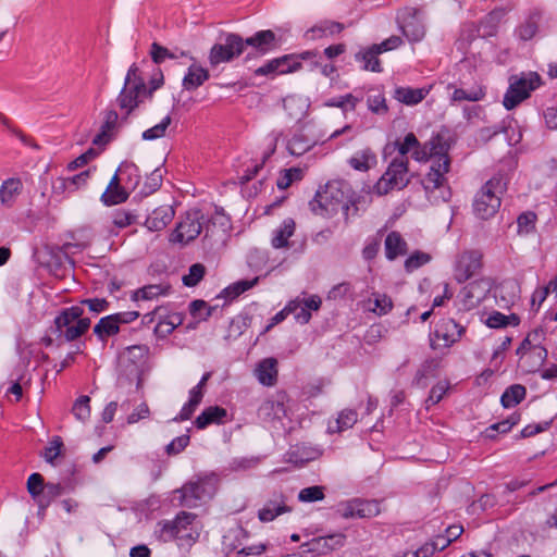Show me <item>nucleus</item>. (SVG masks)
Instances as JSON below:
<instances>
[{
	"instance_id": "obj_41",
	"label": "nucleus",
	"mask_w": 557,
	"mask_h": 557,
	"mask_svg": "<svg viewBox=\"0 0 557 557\" xmlns=\"http://www.w3.org/2000/svg\"><path fill=\"white\" fill-rule=\"evenodd\" d=\"M259 282V277H255L252 280H240V281H237L231 285H228L227 287H225L221 294H220V297H223L227 300H234L235 298H237L238 296H240L242 294H244L245 292L249 290L250 288H252L253 286H256Z\"/></svg>"
},
{
	"instance_id": "obj_20",
	"label": "nucleus",
	"mask_w": 557,
	"mask_h": 557,
	"mask_svg": "<svg viewBox=\"0 0 557 557\" xmlns=\"http://www.w3.org/2000/svg\"><path fill=\"white\" fill-rule=\"evenodd\" d=\"M300 64L292 57L284 55L267 62L264 65L258 67L255 74L258 76H265L272 74H285L296 71Z\"/></svg>"
},
{
	"instance_id": "obj_44",
	"label": "nucleus",
	"mask_w": 557,
	"mask_h": 557,
	"mask_svg": "<svg viewBox=\"0 0 557 557\" xmlns=\"http://www.w3.org/2000/svg\"><path fill=\"white\" fill-rule=\"evenodd\" d=\"M358 420L357 411L352 409H344L338 413L337 419L335 420V429L330 424L329 430L331 432H343L348 430L355 425Z\"/></svg>"
},
{
	"instance_id": "obj_36",
	"label": "nucleus",
	"mask_w": 557,
	"mask_h": 557,
	"mask_svg": "<svg viewBox=\"0 0 557 557\" xmlns=\"http://www.w3.org/2000/svg\"><path fill=\"white\" fill-rule=\"evenodd\" d=\"M315 141L311 140L302 133H295L287 141L286 148L292 156H302L309 151Z\"/></svg>"
},
{
	"instance_id": "obj_54",
	"label": "nucleus",
	"mask_w": 557,
	"mask_h": 557,
	"mask_svg": "<svg viewBox=\"0 0 557 557\" xmlns=\"http://www.w3.org/2000/svg\"><path fill=\"white\" fill-rule=\"evenodd\" d=\"M171 124V116L165 115L160 123L156 124L154 126L146 129L141 137L144 140H154L163 137L165 135V131Z\"/></svg>"
},
{
	"instance_id": "obj_12",
	"label": "nucleus",
	"mask_w": 557,
	"mask_h": 557,
	"mask_svg": "<svg viewBox=\"0 0 557 557\" xmlns=\"http://www.w3.org/2000/svg\"><path fill=\"white\" fill-rule=\"evenodd\" d=\"M139 317L138 311H124L101 318L94 326V334L101 342H107L110 336L120 332L122 324L134 322Z\"/></svg>"
},
{
	"instance_id": "obj_61",
	"label": "nucleus",
	"mask_w": 557,
	"mask_h": 557,
	"mask_svg": "<svg viewBox=\"0 0 557 557\" xmlns=\"http://www.w3.org/2000/svg\"><path fill=\"white\" fill-rule=\"evenodd\" d=\"M62 447V438L60 436H54L44 450L42 456L45 460L49 463H53L54 459H57L60 456Z\"/></svg>"
},
{
	"instance_id": "obj_45",
	"label": "nucleus",
	"mask_w": 557,
	"mask_h": 557,
	"mask_svg": "<svg viewBox=\"0 0 557 557\" xmlns=\"http://www.w3.org/2000/svg\"><path fill=\"white\" fill-rule=\"evenodd\" d=\"M520 319L516 314L506 315L502 312L494 311L486 319V325L491 329H500L507 325H518Z\"/></svg>"
},
{
	"instance_id": "obj_19",
	"label": "nucleus",
	"mask_w": 557,
	"mask_h": 557,
	"mask_svg": "<svg viewBox=\"0 0 557 557\" xmlns=\"http://www.w3.org/2000/svg\"><path fill=\"white\" fill-rule=\"evenodd\" d=\"M319 202L327 214L337 213L338 211L347 212L349 209L344 193L334 184L327 185L323 194H319Z\"/></svg>"
},
{
	"instance_id": "obj_17",
	"label": "nucleus",
	"mask_w": 557,
	"mask_h": 557,
	"mask_svg": "<svg viewBox=\"0 0 557 557\" xmlns=\"http://www.w3.org/2000/svg\"><path fill=\"white\" fill-rule=\"evenodd\" d=\"M490 282L486 280H476L465 286L461 290L465 309L471 310L484 301L490 292Z\"/></svg>"
},
{
	"instance_id": "obj_15",
	"label": "nucleus",
	"mask_w": 557,
	"mask_h": 557,
	"mask_svg": "<svg viewBox=\"0 0 557 557\" xmlns=\"http://www.w3.org/2000/svg\"><path fill=\"white\" fill-rule=\"evenodd\" d=\"M243 532V529L236 528L230 530L227 534L223 536V546L230 557H248L260 555L265 550V546L263 544L242 547L240 545L233 543V540L242 535Z\"/></svg>"
},
{
	"instance_id": "obj_11",
	"label": "nucleus",
	"mask_w": 557,
	"mask_h": 557,
	"mask_svg": "<svg viewBox=\"0 0 557 557\" xmlns=\"http://www.w3.org/2000/svg\"><path fill=\"white\" fill-rule=\"evenodd\" d=\"M202 224L203 214L200 210L193 209L187 211L171 234V242L182 245L188 244L200 235Z\"/></svg>"
},
{
	"instance_id": "obj_26",
	"label": "nucleus",
	"mask_w": 557,
	"mask_h": 557,
	"mask_svg": "<svg viewBox=\"0 0 557 557\" xmlns=\"http://www.w3.org/2000/svg\"><path fill=\"white\" fill-rule=\"evenodd\" d=\"M193 63L188 66L183 77L182 86L185 90L191 91L205 84L210 77L209 71L198 64L193 57Z\"/></svg>"
},
{
	"instance_id": "obj_7",
	"label": "nucleus",
	"mask_w": 557,
	"mask_h": 557,
	"mask_svg": "<svg viewBox=\"0 0 557 557\" xmlns=\"http://www.w3.org/2000/svg\"><path fill=\"white\" fill-rule=\"evenodd\" d=\"M409 182L408 159L394 158L384 174L373 186V193L377 196H384L394 189L400 190L405 188Z\"/></svg>"
},
{
	"instance_id": "obj_33",
	"label": "nucleus",
	"mask_w": 557,
	"mask_h": 557,
	"mask_svg": "<svg viewBox=\"0 0 557 557\" xmlns=\"http://www.w3.org/2000/svg\"><path fill=\"white\" fill-rule=\"evenodd\" d=\"M385 255L388 260H394L407 252V243L397 232H391L384 243Z\"/></svg>"
},
{
	"instance_id": "obj_18",
	"label": "nucleus",
	"mask_w": 557,
	"mask_h": 557,
	"mask_svg": "<svg viewBox=\"0 0 557 557\" xmlns=\"http://www.w3.org/2000/svg\"><path fill=\"white\" fill-rule=\"evenodd\" d=\"M344 540L345 537L343 534H332L327 536L313 537L312 540L301 545V552L304 554L310 553L317 555H324L334 550L337 547L343 546Z\"/></svg>"
},
{
	"instance_id": "obj_48",
	"label": "nucleus",
	"mask_w": 557,
	"mask_h": 557,
	"mask_svg": "<svg viewBox=\"0 0 557 557\" xmlns=\"http://www.w3.org/2000/svg\"><path fill=\"white\" fill-rule=\"evenodd\" d=\"M360 101H361V98H359L352 94H346V95H342L336 98L330 99L326 102V106L341 108L344 111H354Z\"/></svg>"
},
{
	"instance_id": "obj_63",
	"label": "nucleus",
	"mask_w": 557,
	"mask_h": 557,
	"mask_svg": "<svg viewBox=\"0 0 557 557\" xmlns=\"http://www.w3.org/2000/svg\"><path fill=\"white\" fill-rule=\"evenodd\" d=\"M189 310L195 318L207 320L212 314L213 308L208 306L205 300H194L189 306Z\"/></svg>"
},
{
	"instance_id": "obj_32",
	"label": "nucleus",
	"mask_w": 557,
	"mask_h": 557,
	"mask_svg": "<svg viewBox=\"0 0 557 557\" xmlns=\"http://www.w3.org/2000/svg\"><path fill=\"white\" fill-rule=\"evenodd\" d=\"M227 412L224 408L219 406H211L206 408L195 420V425L199 430L206 429L209 424L223 422Z\"/></svg>"
},
{
	"instance_id": "obj_22",
	"label": "nucleus",
	"mask_w": 557,
	"mask_h": 557,
	"mask_svg": "<svg viewBox=\"0 0 557 557\" xmlns=\"http://www.w3.org/2000/svg\"><path fill=\"white\" fill-rule=\"evenodd\" d=\"M441 154H447L445 150V146L442 143V139L440 136L432 137L428 143L424 145H419L414 147L412 152V158L418 162H425L429 159L432 161L436 159Z\"/></svg>"
},
{
	"instance_id": "obj_2",
	"label": "nucleus",
	"mask_w": 557,
	"mask_h": 557,
	"mask_svg": "<svg viewBox=\"0 0 557 557\" xmlns=\"http://www.w3.org/2000/svg\"><path fill=\"white\" fill-rule=\"evenodd\" d=\"M507 189V180L502 174L490 178L476 193L473 201V211L482 220L496 214L502 203V196Z\"/></svg>"
},
{
	"instance_id": "obj_25",
	"label": "nucleus",
	"mask_w": 557,
	"mask_h": 557,
	"mask_svg": "<svg viewBox=\"0 0 557 557\" xmlns=\"http://www.w3.org/2000/svg\"><path fill=\"white\" fill-rule=\"evenodd\" d=\"M175 211L172 206L164 205L156 208L145 221L146 227L151 232H159L173 220Z\"/></svg>"
},
{
	"instance_id": "obj_37",
	"label": "nucleus",
	"mask_w": 557,
	"mask_h": 557,
	"mask_svg": "<svg viewBox=\"0 0 557 557\" xmlns=\"http://www.w3.org/2000/svg\"><path fill=\"white\" fill-rule=\"evenodd\" d=\"M486 95L485 88L481 85H474L469 89L465 88H455L451 94V102H460V101H480Z\"/></svg>"
},
{
	"instance_id": "obj_46",
	"label": "nucleus",
	"mask_w": 557,
	"mask_h": 557,
	"mask_svg": "<svg viewBox=\"0 0 557 557\" xmlns=\"http://www.w3.org/2000/svg\"><path fill=\"white\" fill-rule=\"evenodd\" d=\"M89 175L90 171L86 170L72 177L60 178V187L65 191L73 193L87 184Z\"/></svg>"
},
{
	"instance_id": "obj_39",
	"label": "nucleus",
	"mask_w": 557,
	"mask_h": 557,
	"mask_svg": "<svg viewBox=\"0 0 557 557\" xmlns=\"http://www.w3.org/2000/svg\"><path fill=\"white\" fill-rule=\"evenodd\" d=\"M117 121H119V115L115 111H113V110L107 111L106 115H104L103 124L101 126V132L94 137L92 143L95 145L107 144L109 141L110 134L116 127Z\"/></svg>"
},
{
	"instance_id": "obj_55",
	"label": "nucleus",
	"mask_w": 557,
	"mask_h": 557,
	"mask_svg": "<svg viewBox=\"0 0 557 557\" xmlns=\"http://www.w3.org/2000/svg\"><path fill=\"white\" fill-rule=\"evenodd\" d=\"M90 398L86 395L77 398L73 405L72 411L75 418L82 422H85L90 417Z\"/></svg>"
},
{
	"instance_id": "obj_47",
	"label": "nucleus",
	"mask_w": 557,
	"mask_h": 557,
	"mask_svg": "<svg viewBox=\"0 0 557 557\" xmlns=\"http://www.w3.org/2000/svg\"><path fill=\"white\" fill-rule=\"evenodd\" d=\"M537 216L532 211L521 213L517 219V227L519 235H530L535 231Z\"/></svg>"
},
{
	"instance_id": "obj_13",
	"label": "nucleus",
	"mask_w": 557,
	"mask_h": 557,
	"mask_svg": "<svg viewBox=\"0 0 557 557\" xmlns=\"http://www.w3.org/2000/svg\"><path fill=\"white\" fill-rule=\"evenodd\" d=\"M337 512L345 519L372 518L380 515L381 506L376 500L352 499L341 503L337 506Z\"/></svg>"
},
{
	"instance_id": "obj_21",
	"label": "nucleus",
	"mask_w": 557,
	"mask_h": 557,
	"mask_svg": "<svg viewBox=\"0 0 557 557\" xmlns=\"http://www.w3.org/2000/svg\"><path fill=\"white\" fill-rule=\"evenodd\" d=\"M257 381L263 386H274L277 382V360L273 357L260 360L253 370Z\"/></svg>"
},
{
	"instance_id": "obj_28",
	"label": "nucleus",
	"mask_w": 557,
	"mask_h": 557,
	"mask_svg": "<svg viewBox=\"0 0 557 557\" xmlns=\"http://www.w3.org/2000/svg\"><path fill=\"white\" fill-rule=\"evenodd\" d=\"M23 189V183L17 177H10L0 185V203L4 208H12Z\"/></svg>"
},
{
	"instance_id": "obj_59",
	"label": "nucleus",
	"mask_w": 557,
	"mask_h": 557,
	"mask_svg": "<svg viewBox=\"0 0 557 557\" xmlns=\"http://www.w3.org/2000/svg\"><path fill=\"white\" fill-rule=\"evenodd\" d=\"M302 177V171L298 168H290L285 170L277 180V187L280 189L288 188L293 182L299 181Z\"/></svg>"
},
{
	"instance_id": "obj_42",
	"label": "nucleus",
	"mask_w": 557,
	"mask_h": 557,
	"mask_svg": "<svg viewBox=\"0 0 557 557\" xmlns=\"http://www.w3.org/2000/svg\"><path fill=\"white\" fill-rule=\"evenodd\" d=\"M527 395V389L521 384L510 385L505 389L500 397V403L505 408H512L520 404Z\"/></svg>"
},
{
	"instance_id": "obj_6",
	"label": "nucleus",
	"mask_w": 557,
	"mask_h": 557,
	"mask_svg": "<svg viewBox=\"0 0 557 557\" xmlns=\"http://www.w3.org/2000/svg\"><path fill=\"white\" fill-rule=\"evenodd\" d=\"M146 94L147 87L145 81L140 77L137 65L132 64L126 73L124 86L117 96L116 102L127 116L138 107Z\"/></svg>"
},
{
	"instance_id": "obj_34",
	"label": "nucleus",
	"mask_w": 557,
	"mask_h": 557,
	"mask_svg": "<svg viewBox=\"0 0 557 557\" xmlns=\"http://www.w3.org/2000/svg\"><path fill=\"white\" fill-rule=\"evenodd\" d=\"M117 174L122 184H124L129 191L138 186L141 178L138 166L132 162L122 163L117 170Z\"/></svg>"
},
{
	"instance_id": "obj_3",
	"label": "nucleus",
	"mask_w": 557,
	"mask_h": 557,
	"mask_svg": "<svg viewBox=\"0 0 557 557\" xmlns=\"http://www.w3.org/2000/svg\"><path fill=\"white\" fill-rule=\"evenodd\" d=\"M84 309L76 305L62 309L54 318L58 337L73 342L84 335L90 327V319L83 317Z\"/></svg>"
},
{
	"instance_id": "obj_51",
	"label": "nucleus",
	"mask_w": 557,
	"mask_h": 557,
	"mask_svg": "<svg viewBox=\"0 0 557 557\" xmlns=\"http://www.w3.org/2000/svg\"><path fill=\"white\" fill-rule=\"evenodd\" d=\"M431 259H432L431 256L426 252L419 251V250L414 251L405 260V263H404L405 270L408 273H411V272L418 270L419 268L428 264L431 261Z\"/></svg>"
},
{
	"instance_id": "obj_4",
	"label": "nucleus",
	"mask_w": 557,
	"mask_h": 557,
	"mask_svg": "<svg viewBox=\"0 0 557 557\" xmlns=\"http://www.w3.org/2000/svg\"><path fill=\"white\" fill-rule=\"evenodd\" d=\"M450 168V160L447 154H441L432 161L430 171L422 184L431 202L447 201L449 189L447 187L446 174Z\"/></svg>"
},
{
	"instance_id": "obj_56",
	"label": "nucleus",
	"mask_w": 557,
	"mask_h": 557,
	"mask_svg": "<svg viewBox=\"0 0 557 557\" xmlns=\"http://www.w3.org/2000/svg\"><path fill=\"white\" fill-rule=\"evenodd\" d=\"M419 145V140L413 133H408L404 139L395 141V147L399 153L397 158H407L409 152H413L414 147Z\"/></svg>"
},
{
	"instance_id": "obj_38",
	"label": "nucleus",
	"mask_w": 557,
	"mask_h": 557,
	"mask_svg": "<svg viewBox=\"0 0 557 557\" xmlns=\"http://www.w3.org/2000/svg\"><path fill=\"white\" fill-rule=\"evenodd\" d=\"M380 51L372 45L370 48L356 54V60L363 63L362 69L375 73L382 72L381 62L379 60Z\"/></svg>"
},
{
	"instance_id": "obj_23",
	"label": "nucleus",
	"mask_w": 557,
	"mask_h": 557,
	"mask_svg": "<svg viewBox=\"0 0 557 557\" xmlns=\"http://www.w3.org/2000/svg\"><path fill=\"white\" fill-rule=\"evenodd\" d=\"M432 86L412 88L409 86H398L394 89L393 97L398 102L406 106H416L420 103L430 94Z\"/></svg>"
},
{
	"instance_id": "obj_64",
	"label": "nucleus",
	"mask_w": 557,
	"mask_h": 557,
	"mask_svg": "<svg viewBox=\"0 0 557 557\" xmlns=\"http://www.w3.org/2000/svg\"><path fill=\"white\" fill-rule=\"evenodd\" d=\"M28 493L34 497H38L44 490V478L39 473H32L27 479Z\"/></svg>"
},
{
	"instance_id": "obj_10",
	"label": "nucleus",
	"mask_w": 557,
	"mask_h": 557,
	"mask_svg": "<svg viewBox=\"0 0 557 557\" xmlns=\"http://www.w3.org/2000/svg\"><path fill=\"white\" fill-rule=\"evenodd\" d=\"M399 29L411 44L420 42L426 34L424 18L420 10L405 8L397 14Z\"/></svg>"
},
{
	"instance_id": "obj_40",
	"label": "nucleus",
	"mask_w": 557,
	"mask_h": 557,
	"mask_svg": "<svg viewBox=\"0 0 557 557\" xmlns=\"http://www.w3.org/2000/svg\"><path fill=\"white\" fill-rule=\"evenodd\" d=\"M169 288H170L169 285H163V284L146 285V286L133 292L132 300H134V301L152 300L154 298H158L159 296L166 295L169 292Z\"/></svg>"
},
{
	"instance_id": "obj_50",
	"label": "nucleus",
	"mask_w": 557,
	"mask_h": 557,
	"mask_svg": "<svg viewBox=\"0 0 557 557\" xmlns=\"http://www.w3.org/2000/svg\"><path fill=\"white\" fill-rule=\"evenodd\" d=\"M325 487L321 485H312L309 487H305L298 493V500L300 503H314L321 502L324 499Z\"/></svg>"
},
{
	"instance_id": "obj_14",
	"label": "nucleus",
	"mask_w": 557,
	"mask_h": 557,
	"mask_svg": "<svg viewBox=\"0 0 557 557\" xmlns=\"http://www.w3.org/2000/svg\"><path fill=\"white\" fill-rule=\"evenodd\" d=\"M463 332V326L458 324L454 319H442L436 324L434 331L433 346L448 348L461 338Z\"/></svg>"
},
{
	"instance_id": "obj_29",
	"label": "nucleus",
	"mask_w": 557,
	"mask_h": 557,
	"mask_svg": "<svg viewBox=\"0 0 557 557\" xmlns=\"http://www.w3.org/2000/svg\"><path fill=\"white\" fill-rule=\"evenodd\" d=\"M290 510V507L286 505L285 497L280 494L264 504L259 510L258 517L262 522H270L280 515L289 512Z\"/></svg>"
},
{
	"instance_id": "obj_24",
	"label": "nucleus",
	"mask_w": 557,
	"mask_h": 557,
	"mask_svg": "<svg viewBox=\"0 0 557 557\" xmlns=\"http://www.w3.org/2000/svg\"><path fill=\"white\" fill-rule=\"evenodd\" d=\"M245 46L252 47L258 53L267 54L277 47L275 34L270 30H259L244 40Z\"/></svg>"
},
{
	"instance_id": "obj_43",
	"label": "nucleus",
	"mask_w": 557,
	"mask_h": 557,
	"mask_svg": "<svg viewBox=\"0 0 557 557\" xmlns=\"http://www.w3.org/2000/svg\"><path fill=\"white\" fill-rule=\"evenodd\" d=\"M368 309L376 315H385L393 309V301L386 294L373 293L368 300Z\"/></svg>"
},
{
	"instance_id": "obj_57",
	"label": "nucleus",
	"mask_w": 557,
	"mask_h": 557,
	"mask_svg": "<svg viewBox=\"0 0 557 557\" xmlns=\"http://www.w3.org/2000/svg\"><path fill=\"white\" fill-rule=\"evenodd\" d=\"M448 381H440L436 383L430 391V395L425 400V406L429 408L430 406L436 405L438 401L443 399L445 394L449 389Z\"/></svg>"
},
{
	"instance_id": "obj_30",
	"label": "nucleus",
	"mask_w": 557,
	"mask_h": 557,
	"mask_svg": "<svg viewBox=\"0 0 557 557\" xmlns=\"http://www.w3.org/2000/svg\"><path fill=\"white\" fill-rule=\"evenodd\" d=\"M547 358V350L543 346H536L521 356L522 366L527 372H536Z\"/></svg>"
},
{
	"instance_id": "obj_58",
	"label": "nucleus",
	"mask_w": 557,
	"mask_h": 557,
	"mask_svg": "<svg viewBox=\"0 0 557 557\" xmlns=\"http://www.w3.org/2000/svg\"><path fill=\"white\" fill-rule=\"evenodd\" d=\"M499 16L500 15L498 12H492L485 16L479 28V32L482 34V36H493L496 34Z\"/></svg>"
},
{
	"instance_id": "obj_31",
	"label": "nucleus",
	"mask_w": 557,
	"mask_h": 557,
	"mask_svg": "<svg viewBox=\"0 0 557 557\" xmlns=\"http://www.w3.org/2000/svg\"><path fill=\"white\" fill-rule=\"evenodd\" d=\"M295 221L290 218L283 220L281 225L274 230L271 244L274 248H285L288 246V239L295 233Z\"/></svg>"
},
{
	"instance_id": "obj_35",
	"label": "nucleus",
	"mask_w": 557,
	"mask_h": 557,
	"mask_svg": "<svg viewBox=\"0 0 557 557\" xmlns=\"http://www.w3.org/2000/svg\"><path fill=\"white\" fill-rule=\"evenodd\" d=\"M348 163L354 170L367 172L376 164V157L370 149H362L355 152Z\"/></svg>"
},
{
	"instance_id": "obj_60",
	"label": "nucleus",
	"mask_w": 557,
	"mask_h": 557,
	"mask_svg": "<svg viewBox=\"0 0 557 557\" xmlns=\"http://www.w3.org/2000/svg\"><path fill=\"white\" fill-rule=\"evenodd\" d=\"M300 307V298L297 297L290 300L281 311L274 314L271 319V323L267 326V330H270L272 326L283 322L288 314Z\"/></svg>"
},
{
	"instance_id": "obj_16",
	"label": "nucleus",
	"mask_w": 557,
	"mask_h": 557,
	"mask_svg": "<svg viewBox=\"0 0 557 557\" xmlns=\"http://www.w3.org/2000/svg\"><path fill=\"white\" fill-rule=\"evenodd\" d=\"M481 253L465 251L458 256L455 263V277L458 282L469 280L481 268Z\"/></svg>"
},
{
	"instance_id": "obj_62",
	"label": "nucleus",
	"mask_w": 557,
	"mask_h": 557,
	"mask_svg": "<svg viewBox=\"0 0 557 557\" xmlns=\"http://www.w3.org/2000/svg\"><path fill=\"white\" fill-rule=\"evenodd\" d=\"M205 275V267L200 263H195L189 268L188 274L183 276L184 285L188 287L196 286Z\"/></svg>"
},
{
	"instance_id": "obj_52",
	"label": "nucleus",
	"mask_w": 557,
	"mask_h": 557,
	"mask_svg": "<svg viewBox=\"0 0 557 557\" xmlns=\"http://www.w3.org/2000/svg\"><path fill=\"white\" fill-rule=\"evenodd\" d=\"M151 59L154 63L160 64L164 62L166 59H176L178 57L187 55L186 52L181 51L180 54L170 51L168 48L160 46L157 42L151 45L150 50Z\"/></svg>"
},
{
	"instance_id": "obj_9",
	"label": "nucleus",
	"mask_w": 557,
	"mask_h": 557,
	"mask_svg": "<svg viewBox=\"0 0 557 557\" xmlns=\"http://www.w3.org/2000/svg\"><path fill=\"white\" fill-rule=\"evenodd\" d=\"M244 49V39L237 34L228 33L225 35L224 42H218L211 47L208 55L209 64L215 67L221 63H228L239 57Z\"/></svg>"
},
{
	"instance_id": "obj_5",
	"label": "nucleus",
	"mask_w": 557,
	"mask_h": 557,
	"mask_svg": "<svg viewBox=\"0 0 557 557\" xmlns=\"http://www.w3.org/2000/svg\"><path fill=\"white\" fill-rule=\"evenodd\" d=\"M509 85L504 95L503 106L510 111L531 96V92L541 85V76L536 72H527L511 75Z\"/></svg>"
},
{
	"instance_id": "obj_27",
	"label": "nucleus",
	"mask_w": 557,
	"mask_h": 557,
	"mask_svg": "<svg viewBox=\"0 0 557 557\" xmlns=\"http://www.w3.org/2000/svg\"><path fill=\"white\" fill-rule=\"evenodd\" d=\"M121 180L119 177V174L115 173L106 191L101 195V200L107 206H114L124 202L129 195L128 188L123 184L121 185Z\"/></svg>"
},
{
	"instance_id": "obj_1",
	"label": "nucleus",
	"mask_w": 557,
	"mask_h": 557,
	"mask_svg": "<svg viewBox=\"0 0 557 557\" xmlns=\"http://www.w3.org/2000/svg\"><path fill=\"white\" fill-rule=\"evenodd\" d=\"M196 515L182 511L174 520H164L157 523L156 537L163 543L178 541L180 545H191L199 537V530L195 524Z\"/></svg>"
},
{
	"instance_id": "obj_49",
	"label": "nucleus",
	"mask_w": 557,
	"mask_h": 557,
	"mask_svg": "<svg viewBox=\"0 0 557 557\" xmlns=\"http://www.w3.org/2000/svg\"><path fill=\"white\" fill-rule=\"evenodd\" d=\"M368 109L377 115H385L388 112V106L386 98L383 92L377 91L373 95H369L367 99Z\"/></svg>"
},
{
	"instance_id": "obj_8",
	"label": "nucleus",
	"mask_w": 557,
	"mask_h": 557,
	"mask_svg": "<svg viewBox=\"0 0 557 557\" xmlns=\"http://www.w3.org/2000/svg\"><path fill=\"white\" fill-rule=\"evenodd\" d=\"M219 478L214 473L197 478L183 485L181 488L182 504L187 507H196L200 502L211 499L218 488Z\"/></svg>"
},
{
	"instance_id": "obj_53",
	"label": "nucleus",
	"mask_w": 557,
	"mask_h": 557,
	"mask_svg": "<svg viewBox=\"0 0 557 557\" xmlns=\"http://www.w3.org/2000/svg\"><path fill=\"white\" fill-rule=\"evenodd\" d=\"M135 221V216L125 210H116L111 218V225H108L107 228L110 233L113 232L112 226L116 228H125L133 224Z\"/></svg>"
}]
</instances>
